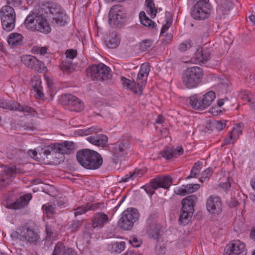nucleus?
<instances>
[{"label": "nucleus", "mask_w": 255, "mask_h": 255, "mask_svg": "<svg viewBox=\"0 0 255 255\" xmlns=\"http://www.w3.org/2000/svg\"><path fill=\"white\" fill-rule=\"evenodd\" d=\"M211 5L209 0H199L191 10L192 17L196 20H203L210 15Z\"/></svg>", "instance_id": "9b49d317"}, {"label": "nucleus", "mask_w": 255, "mask_h": 255, "mask_svg": "<svg viewBox=\"0 0 255 255\" xmlns=\"http://www.w3.org/2000/svg\"><path fill=\"white\" fill-rule=\"evenodd\" d=\"M41 80L38 77H34L31 80V86L36 93V98H40L43 96L42 91Z\"/></svg>", "instance_id": "c85d7f7f"}, {"label": "nucleus", "mask_w": 255, "mask_h": 255, "mask_svg": "<svg viewBox=\"0 0 255 255\" xmlns=\"http://www.w3.org/2000/svg\"><path fill=\"white\" fill-rule=\"evenodd\" d=\"M129 243L131 244L133 247H139L141 244V241L138 240L136 237L133 236L131 237L129 240Z\"/></svg>", "instance_id": "6e6d98bb"}, {"label": "nucleus", "mask_w": 255, "mask_h": 255, "mask_svg": "<svg viewBox=\"0 0 255 255\" xmlns=\"http://www.w3.org/2000/svg\"><path fill=\"white\" fill-rule=\"evenodd\" d=\"M68 16L64 12L63 10L52 17V22L57 25L63 26L67 21Z\"/></svg>", "instance_id": "473e14b6"}, {"label": "nucleus", "mask_w": 255, "mask_h": 255, "mask_svg": "<svg viewBox=\"0 0 255 255\" xmlns=\"http://www.w3.org/2000/svg\"><path fill=\"white\" fill-rule=\"evenodd\" d=\"M160 154L162 157L166 160H169L172 157H174V151L171 147H166L161 151Z\"/></svg>", "instance_id": "79ce46f5"}, {"label": "nucleus", "mask_w": 255, "mask_h": 255, "mask_svg": "<svg viewBox=\"0 0 255 255\" xmlns=\"http://www.w3.org/2000/svg\"><path fill=\"white\" fill-rule=\"evenodd\" d=\"M0 17L2 29L7 32L15 27L16 14L10 5L3 6L0 10Z\"/></svg>", "instance_id": "423d86ee"}, {"label": "nucleus", "mask_w": 255, "mask_h": 255, "mask_svg": "<svg viewBox=\"0 0 255 255\" xmlns=\"http://www.w3.org/2000/svg\"><path fill=\"white\" fill-rule=\"evenodd\" d=\"M150 66L147 64H142L137 75L136 79L137 85L140 87L145 85L147 76L150 72Z\"/></svg>", "instance_id": "a211bd4d"}, {"label": "nucleus", "mask_w": 255, "mask_h": 255, "mask_svg": "<svg viewBox=\"0 0 255 255\" xmlns=\"http://www.w3.org/2000/svg\"><path fill=\"white\" fill-rule=\"evenodd\" d=\"M152 44V41L149 39L143 40L139 44L140 49L142 51H146Z\"/></svg>", "instance_id": "49530a36"}, {"label": "nucleus", "mask_w": 255, "mask_h": 255, "mask_svg": "<svg viewBox=\"0 0 255 255\" xmlns=\"http://www.w3.org/2000/svg\"><path fill=\"white\" fill-rule=\"evenodd\" d=\"M108 17L111 26L115 28L121 27L126 17L125 9L121 5H114L110 9Z\"/></svg>", "instance_id": "9d476101"}, {"label": "nucleus", "mask_w": 255, "mask_h": 255, "mask_svg": "<svg viewBox=\"0 0 255 255\" xmlns=\"http://www.w3.org/2000/svg\"><path fill=\"white\" fill-rule=\"evenodd\" d=\"M202 75L203 71L200 67L194 66L189 68L182 73V82L187 88H193L201 82Z\"/></svg>", "instance_id": "7ed1b4c3"}, {"label": "nucleus", "mask_w": 255, "mask_h": 255, "mask_svg": "<svg viewBox=\"0 0 255 255\" xmlns=\"http://www.w3.org/2000/svg\"><path fill=\"white\" fill-rule=\"evenodd\" d=\"M65 255H78V254L72 249L69 248V249H67V253Z\"/></svg>", "instance_id": "774afa93"}, {"label": "nucleus", "mask_w": 255, "mask_h": 255, "mask_svg": "<svg viewBox=\"0 0 255 255\" xmlns=\"http://www.w3.org/2000/svg\"><path fill=\"white\" fill-rule=\"evenodd\" d=\"M0 107L3 109L22 112L26 114V115H30L33 117L37 115V112L32 108L26 105H20L17 103H2L1 104Z\"/></svg>", "instance_id": "ddd939ff"}, {"label": "nucleus", "mask_w": 255, "mask_h": 255, "mask_svg": "<svg viewBox=\"0 0 255 255\" xmlns=\"http://www.w3.org/2000/svg\"><path fill=\"white\" fill-rule=\"evenodd\" d=\"M197 201V198L194 195L189 196L182 200V214L179 219V221L182 224H186L187 221L192 216L194 211V206Z\"/></svg>", "instance_id": "1a4fd4ad"}, {"label": "nucleus", "mask_w": 255, "mask_h": 255, "mask_svg": "<svg viewBox=\"0 0 255 255\" xmlns=\"http://www.w3.org/2000/svg\"><path fill=\"white\" fill-rule=\"evenodd\" d=\"M139 213L136 209L128 208L122 213L118 225L124 230H130L134 224L139 220Z\"/></svg>", "instance_id": "39448f33"}, {"label": "nucleus", "mask_w": 255, "mask_h": 255, "mask_svg": "<svg viewBox=\"0 0 255 255\" xmlns=\"http://www.w3.org/2000/svg\"><path fill=\"white\" fill-rule=\"evenodd\" d=\"M216 97L215 93L212 91H209L204 95L201 101L203 110L209 107L214 101Z\"/></svg>", "instance_id": "7c9ffc66"}, {"label": "nucleus", "mask_w": 255, "mask_h": 255, "mask_svg": "<svg viewBox=\"0 0 255 255\" xmlns=\"http://www.w3.org/2000/svg\"><path fill=\"white\" fill-rule=\"evenodd\" d=\"M69 249V248L65 247L63 244L59 242L56 244L52 255H65Z\"/></svg>", "instance_id": "c9c22d12"}, {"label": "nucleus", "mask_w": 255, "mask_h": 255, "mask_svg": "<svg viewBox=\"0 0 255 255\" xmlns=\"http://www.w3.org/2000/svg\"><path fill=\"white\" fill-rule=\"evenodd\" d=\"M174 151V157H176L177 155H181L183 153V149L181 146H177L176 148H171Z\"/></svg>", "instance_id": "680f3d73"}, {"label": "nucleus", "mask_w": 255, "mask_h": 255, "mask_svg": "<svg viewBox=\"0 0 255 255\" xmlns=\"http://www.w3.org/2000/svg\"><path fill=\"white\" fill-rule=\"evenodd\" d=\"M21 61L27 67L37 71H39L43 64L41 61L31 55L23 56L21 57Z\"/></svg>", "instance_id": "6ab92c4d"}, {"label": "nucleus", "mask_w": 255, "mask_h": 255, "mask_svg": "<svg viewBox=\"0 0 255 255\" xmlns=\"http://www.w3.org/2000/svg\"><path fill=\"white\" fill-rule=\"evenodd\" d=\"M213 127L218 130H221L225 128L226 124L220 121H215L212 123Z\"/></svg>", "instance_id": "5fc2aeb1"}, {"label": "nucleus", "mask_w": 255, "mask_h": 255, "mask_svg": "<svg viewBox=\"0 0 255 255\" xmlns=\"http://www.w3.org/2000/svg\"><path fill=\"white\" fill-rule=\"evenodd\" d=\"M106 44L110 48H115L118 46L120 40L118 35L115 32L110 34L109 37L105 40Z\"/></svg>", "instance_id": "c756f323"}, {"label": "nucleus", "mask_w": 255, "mask_h": 255, "mask_svg": "<svg viewBox=\"0 0 255 255\" xmlns=\"http://www.w3.org/2000/svg\"><path fill=\"white\" fill-rule=\"evenodd\" d=\"M87 74L92 80L101 82L112 77L110 69L103 63L91 66L87 69Z\"/></svg>", "instance_id": "0eeeda50"}, {"label": "nucleus", "mask_w": 255, "mask_h": 255, "mask_svg": "<svg viewBox=\"0 0 255 255\" xmlns=\"http://www.w3.org/2000/svg\"><path fill=\"white\" fill-rule=\"evenodd\" d=\"M46 232L47 237L49 238H51L54 234V229L51 226L48 225H46Z\"/></svg>", "instance_id": "bf43d9fd"}, {"label": "nucleus", "mask_w": 255, "mask_h": 255, "mask_svg": "<svg viewBox=\"0 0 255 255\" xmlns=\"http://www.w3.org/2000/svg\"><path fill=\"white\" fill-rule=\"evenodd\" d=\"M132 173V177L133 179L137 177H140L145 173V171L143 169H135Z\"/></svg>", "instance_id": "4d7b16f0"}, {"label": "nucleus", "mask_w": 255, "mask_h": 255, "mask_svg": "<svg viewBox=\"0 0 255 255\" xmlns=\"http://www.w3.org/2000/svg\"><path fill=\"white\" fill-rule=\"evenodd\" d=\"M65 54L66 58L69 59V60L71 61V59H73L77 56V52L76 50L68 49L66 51Z\"/></svg>", "instance_id": "864d4df0"}, {"label": "nucleus", "mask_w": 255, "mask_h": 255, "mask_svg": "<svg viewBox=\"0 0 255 255\" xmlns=\"http://www.w3.org/2000/svg\"><path fill=\"white\" fill-rule=\"evenodd\" d=\"M12 237L27 244L34 245H36L40 240V235L37 231L34 228L28 227H23L19 233H13Z\"/></svg>", "instance_id": "6e6552de"}, {"label": "nucleus", "mask_w": 255, "mask_h": 255, "mask_svg": "<svg viewBox=\"0 0 255 255\" xmlns=\"http://www.w3.org/2000/svg\"><path fill=\"white\" fill-rule=\"evenodd\" d=\"M77 159L84 168L88 169L99 168L103 163V158L97 152L88 149L79 150L77 152Z\"/></svg>", "instance_id": "f257e3e1"}, {"label": "nucleus", "mask_w": 255, "mask_h": 255, "mask_svg": "<svg viewBox=\"0 0 255 255\" xmlns=\"http://www.w3.org/2000/svg\"><path fill=\"white\" fill-rule=\"evenodd\" d=\"M42 208L45 210L46 214L48 216H50L55 213L54 207L51 205H43Z\"/></svg>", "instance_id": "3c124183"}, {"label": "nucleus", "mask_w": 255, "mask_h": 255, "mask_svg": "<svg viewBox=\"0 0 255 255\" xmlns=\"http://www.w3.org/2000/svg\"><path fill=\"white\" fill-rule=\"evenodd\" d=\"M139 17L141 23L144 26L150 28L154 27L155 23L146 16L144 11L139 13Z\"/></svg>", "instance_id": "f704fd0d"}, {"label": "nucleus", "mask_w": 255, "mask_h": 255, "mask_svg": "<svg viewBox=\"0 0 255 255\" xmlns=\"http://www.w3.org/2000/svg\"><path fill=\"white\" fill-rule=\"evenodd\" d=\"M242 124H239L238 125H236L233 128V130L230 133V138L234 139L235 141L237 138L239 137V136L242 134Z\"/></svg>", "instance_id": "58836bf2"}, {"label": "nucleus", "mask_w": 255, "mask_h": 255, "mask_svg": "<svg viewBox=\"0 0 255 255\" xmlns=\"http://www.w3.org/2000/svg\"><path fill=\"white\" fill-rule=\"evenodd\" d=\"M172 182V179L170 176L158 177L151 180L149 185L145 186V191L149 195L152 196L154 190L159 188L168 189Z\"/></svg>", "instance_id": "f8f14e48"}, {"label": "nucleus", "mask_w": 255, "mask_h": 255, "mask_svg": "<svg viewBox=\"0 0 255 255\" xmlns=\"http://www.w3.org/2000/svg\"><path fill=\"white\" fill-rule=\"evenodd\" d=\"M23 36L18 33H10L7 38V43L12 48H15L23 45Z\"/></svg>", "instance_id": "4be33fe9"}, {"label": "nucleus", "mask_w": 255, "mask_h": 255, "mask_svg": "<svg viewBox=\"0 0 255 255\" xmlns=\"http://www.w3.org/2000/svg\"><path fill=\"white\" fill-rule=\"evenodd\" d=\"M160 229L159 225L153 224L149 227L148 233L153 239L158 240L160 236Z\"/></svg>", "instance_id": "72a5a7b5"}, {"label": "nucleus", "mask_w": 255, "mask_h": 255, "mask_svg": "<svg viewBox=\"0 0 255 255\" xmlns=\"http://www.w3.org/2000/svg\"><path fill=\"white\" fill-rule=\"evenodd\" d=\"M189 103L190 105L196 109L203 110L201 105V101L199 102L197 99H190Z\"/></svg>", "instance_id": "8fccbe9b"}, {"label": "nucleus", "mask_w": 255, "mask_h": 255, "mask_svg": "<svg viewBox=\"0 0 255 255\" xmlns=\"http://www.w3.org/2000/svg\"><path fill=\"white\" fill-rule=\"evenodd\" d=\"M16 173L14 167L6 168L0 174V189L6 187L12 180L13 175Z\"/></svg>", "instance_id": "f3484780"}, {"label": "nucleus", "mask_w": 255, "mask_h": 255, "mask_svg": "<svg viewBox=\"0 0 255 255\" xmlns=\"http://www.w3.org/2000/svg\"><path fill=\"white\" fill-rule=\"evenodd\" d=\"M31 199V195L30 194H27L23 196L20 197L10 205V208L15 210L23 208L28 204Z\"/></svg>", "instance_id": "a878e982"}, {"label": "nucleus", "mask_w": 255, "mask_h": 255, "mask_svg": "<svg viewBox=\"0 0 255 255\" xmlns=\"http://www.w3.org/2000/svg\"><path fill=\"white\" fill-rule=\"evenodd\" d=\"M87 139L89 142L101 147L106 146L108 142L107 136L102 134L89 136Z\"/></svg>", "instance_id": "5701e85b"}, {"label": "nucleus", "mask_w": 255, "mask_h": 255, "mask_svg": "<svg viewBox=\"0 0 255 255\" xmlns=\"http://www.w3.org/2000/svg\"><path fill=\"white\" fill-rule=\"evenodd\" d=\"M125 243L124 242H116L113 244V249L116 252L121 253L125 249Z\"/></svg>", "instance_id": "a18cd8bd"}, {"label": "nucleus", "mask_w": 255, "mask_h": 255, "mask_svg": "<svg viewBox=\"0 0 255 255\" xmlns=\"http://www.w3.org/2000/svg\"><path fill=\"white\" fill-rule=\"evenodd\" d=\"M7 5H11L12 6H15L19 5L21 2V0H6Z\"/></svg>", "instance_id": "0e129e2a"}, {"label": "nucleus", "mask_w": 255, "mask_h": 255, "mask_svg": "<svg viewBox=\"0 0 255 255\" xmlns=\"http://www.w3.org/2000/svg\"><path fill=\"white\" fill-rule=\"evenodd\" d=\"M155 251L158 255H163L165 252V247H162L160 244L156 246Z\"/></svg>", "instance_id": "052dcab7"}, {"label": "nucleus", "mask_w": 255, "mask_h": 255, "mask_svg": "<svg viewBox=\"0 0 255 255\" xmlns=\"http://www.w3.org/2000/svg\"><path fill=\"white\" fill-rule=\"evenodd\" d=\"M200 188L198 184H188L183 185L181 187L174 190V193L180 196H185L187 194L193 193Z\"/></svg>", "instance_id": "aec40b11"}, {"label": "nucleus", "mask_w": 255, "mask_h": 255, "mask_svg": "<svg viewBox=\"0 0 255 255\" xmlns=\"http://www.w3.org/2000/svg\"><path fill=\"white\" fill-rule=\"evenodd\" d=\"M21 152V151L19 149H13L11 151H9L7 153V157L10 159H14L19 157V153Z\"/></svg>", "instance_id": "de8ad7c7"}, {"label": "nucleus", "mask_w": 255, "mask_h": 255, "mask_svg": "<svg viewBox=\"0 0 255 255\" xmlns=\"http://www.w3.org/2000/svg\"><path fill=\"white\" fill-rule=\"evenodd\" d=\"M47 49L46 47H42L40 48H37L36 50V52L37 53H39L41 55H44L47 53Z\"/></svg>", "instance_id": "69168bd1"}, {"label": "nucleus", "mask_w": 255, "mask_h": 255, "mask_svg": "<svg viewBox=\"0 0 255 255\" xmlns=\"http://www.w3.org/2000/svg\"><path fill=\"white\" fill-rule=\"evenodd\" d=\"M55 149L61 154H69L75 148V143L72 141H66L61 144L55 145Z\"/></svg>", "instance_id": "393cba45"}, {"label": "nucleus", "mask_w": 255, "mask_h": 255, "mask_svg": "<svg viewBox=\"0 0 255 255\" xmlns=\"http://www.w3.org/2000/svg\"><path fill=\"white\" fill-rule=\"evenodd\" d=\"M24 24L27 29L31 30H36L43 33H48L51 31V28L41 10L28 14L25 19Z\"/></svg>", "instance_id": "f03ea898"}, {"label": "nucleus", "mask_w": 255, "mask_h": 255, "mask_svg": "<svg viewBox=\"0 0 255 255\" xmlns=\"http://www.w3.org/2000/svg\"><path fill=\"white\" fill-rule=\"evenodd\" d=\"M97 208V205L96 204H87L86 205L79 206L74 210V216L75 217L81 215L85 214L87 211L93 210Z\"/></svg>", "instance_id": "2f4dec72"}, {"label": "nucleus", "mask_w": 255, "mask_h": 255, "mask_svg": "<svg viewBox=\"0 0 255 255\" xmlns=\"http://www.w3.org/2000/svg\"><path fill=\"white\" fill-rule=\"evenodd\" d=\"M194 43L190 40H187L181 43L179 46V49L182 52L186 51L187 49L193 47Z\"/></svg>", "instance_id": "37998d69"}, {"label": "nucleus", "mask_w": 255, "mask_h": 255, "mask_svg": "<svg viewBox=\"0 0 255 255\" xmlns=\"http://www.w3.org/2000/svg\"><path fill=\"white\" fill-rule=\"evenodd\" d=\"M200 168H198L196 166H194L191 171L190 174L187 177V179L197 178L200 174Z\"/></svg>", "instance_id": "09e8293b"}, {"label": "nucleus", "mask_w": 255, "mask_h": 255, "mask_svg": "<svg viewBox=\"0 0 255 255\" xmlns=\"http://www.w3.org/2000/svg\"><path fill=\"white\" fill-rule=\"evenodd\" d=\"M145 3L147 8H148L147 10V13L151 18H154L158 9L155 8L154 4L153 2V0H145Z\"/></svg>", "instance_id": "e433bc0d"}, {"label": "nucleus", "mask_w": 255, "mask_h": 255, "mask_svg": "<svg viewBox=\"0 0 255 255\" xmlns=\"http://www.w3.org/2000/svg\"><path fill=\"white\" fill-rule=\"evenodd\" d=\"M131 151L129 142L126 139H120L112 145V160L115 164L120 163Z\"/></svg>", "instance_id": "20e7f679"}, {"label": "nucleus", "mask_w": 255, "mask_h": 255, "mask_svg": "<svg viewBox=\"0 0 255 255\" xmlns=\"http://www.w3.org/2000/svg\"><path fill=\"white\" fill-rule=\"evenodd\" d=\"M121 81L124 87L130 90H131L135 85L134 82H132L125 77L121 78Z\"/></svg>", "instance_id": "c03bdc74"}, {"label": "nucleus", "mask_w": 255, "mask_h": 255, "mask_svg": "<svg viewBox=\"0 0 255 255\" xmlns=\"http://www.w3.org/2000/svg\"><path fill=\"white\" fill-rule=\"evenodd\" d=\"M217 13L221 17L222 15H225L229 11L232 3L229 0H217Z\"/></svg>", "instance_id": "bb28decb"}, {"label": "nucleus", "mask_w": 255, "mask_h": 255, "mask_svg": "<svg viewBox=\"0 0 255 255\" xmlns=\"http://www.w3.org/2000/svg\"><path fill=\"white\" fill-rule=\"evenodd\" d=\"M63 103L72 108V110L80 112L84 109L83 102L75 96L71 94H65L62 97Z\"/></svg>", "instance_id": "4468645a"}, {"label": "nucleus", "mask_w": 255, "mask_h": 255, "mask_svg": "<svg viewBox=\"0 0 255 255\" xmlns=\"http://www.w3.org/2000/svg\"><path fill=\"white\" fill-rule=\"evenodd\" d=\"M172 23L171 19H168L166 21V23L162 26L161 30V36H164V33L168 30Z\"/></svg>", "instance_id": "13d9d810"}, {"label": "nucleus", "mask_w": 255, "mask_h": 255, "mask_svg": "<svg viewBox=\"0 0 255 255\" xmlns=\"http://www.w3.org/2000/svg\"><path fill=\"white\" fill-rule=\"evenodd\" d=\"M210 58V53L209 51L200 48L197 49L194 57L195 63H196L207 62Z\"/></svg>", "instance_id": "b1692460"}, {"label": "nucleus", "mask_w": 255, "mask_h": 255, "mask_svg": "<svg viewBox=\"0 0 255 255\" xmlns=\"http://www.w3.org/2000/svg\"><path fill=\"white\" fill-rule=\"evenodd\" d=\"M132 173L129 172L128 174L126 175L124 177H122L120 180H119V183L126 182L128 180H133V177H132Z\"/></svg>", "instance_id": "e2e57ef3"}, {"label": "nucleus", "mask_w": 255, "mask_h": 255, "mask_svg": "<svg viewBox=\"0 0 255 255\" xmlns=\"http://www.w3.org/2000/svg\"><path fill=\"white\" fill-rule=\"evenodd\" d=\"M101 129L97 127H92L88 128L81 129L77 131V133L81 136H86L94 132L100 131Z\"/></svg>", "instance_id": "4c0bfd02"}, {"label": "nucleus", "mask_w": 255, "mask_h": 255, "mask_svg": "<svg viewBox=\"0 0 255 255\" xmlns=\"http://www.w3.org/2000/svg\"><path fill=\"white\" fill-rule=\"evenodd\" d=\"M43 9L45 10V12L46 14L49 13L51 14L53 17L55 16L63 10L60 5L49 3H47V5H44L41 10L43 11Z\"/></svg>", "instance_id": "cd10ccee"}, {"label": "nucleus", "mask_w": 255, "mask_h": 255, "mask_svg": "<svg viewBox=\"0 0 255 255\" xmlns=\"http://www.w3.org/2000/svg\"><path fill=\"white\" fill-rule=\"evenodd\" d=\"M207 209L211 214H219L222 211V202L218 196H211L207 200Z\"/></svg>", "instance_id": "2eb2a0df"}, {"label": "nucleus", "mask_w": 255, "mask_h": 255, "mask_svg": "<svg viewBox=\"0 0 255 255\" xmlns=\"http://www.w3.org/2000/svg\"><path fill=\"white\" fill-rule=\"evenodd\" d=\"M245 244L240 241H235L227 250L224 255H246Z\"/></svg>", "instance_id": "dca6fc26"}, {"label": "nucleus", "mask_w": 255, "mask_h": 255, "mask_svg": "<svg viewBox=\"0 0 255 255\" xmlns=\"http://www.w3.org/2000/svg\"><path fill=\"white\" fill-rule=\"evenodd\" d=\"M28 154L32 158H35L37 155V151L35 150H29L28 151Z\"/></svg>", "instance_id": "338daca9"}, {"label": "nucleus", "mask_w": 255, "mask_h": 255, "mask_svg": "<svg viewBox=\"0 0 255 255\" xmlns=\"http://www.w3.org/2000/svg\"><path fill=\"white\" fill-rule=\"evenodd\" d=\"M82 223L80 220L73 221L68 224V229L71 232H76L81 228Z\"/></svg>", "instance_id": "a19ab883"}, {"label": "nucleus", "mask_w": 255, "mask_h": 255, "mask_svg": "<svg viewBox=\"0 0 255 255\" xmlns=\"http://www.w3.org/2000/svg\"><path fill=\"white\" fill-rule=\"evenodd\" d=\"M109 221L108 216L100 212L96 214L92 219V227L94 228L101 229Z\"/></svg>", "instance_id": "412c9836"}, {"label": "nucleus", "mask_w": 255, "mask_h": 255, "mask_svg": "<svg viewBox=\"0 0 255 255\" xmlns=\"http://www.w3.org/2000/svg\"><path fill=\"white\" fill-rule=\"evenodd\" d=\"M76 67V65L72 63L69 60H66L63 62L62 69L68 73H71L74 71Z\"/></svg>", "instance_id": "ea45409f"}, {"label": "nucleus", "mask_w": 255, "mask_h": 255, "mask_svg": "<svg viewBox=\"0 0 255 255\" xmlns=\"http://www.w3.org/2000/svg\"><path fill=\"white\" fill-rule=\"evenodd\" d=\"M212 174V170L211 168H208L206 169L204 171H203L201 173V179L200 180L201 182H203L202 179H206L207 178H209Z\"/></svg>", "instance_id": "603ef678"}]
</instances>
